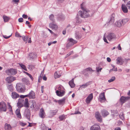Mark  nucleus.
<instances>
[{
    "mask_svg": "<svg viewBox=\"0 0 130 130\" xmlns=\"http://www.w3.org/2000/svg\"><path fill=\"white\" fill-rule=\"evenodd\" d=\"M22 17L24 19H26L27 18L28 16L27 15L23 14L22 15Z\"/></svg>",
    "mask_w": 130,
    "mask_h": 130,
    "instance_id": "nucleus-57",
    "label": "nucleus"
},
{
    "mask_svg": "<svg viewBox=\"0 0 130 130\" xmlns=\"http://www.w3.org/2000/svg\"><path fill=\"white\" fill-rule=\"evenodd\" d=\"M7 87L8 90L11 92L13 91V87L12 84L9 85Z\"/></svg>",
    "mask_w": 130,
    "mask_h": 130,
    "instance_id": "nucleus-37",
    "label": "nucleus"
},
{
    "mask_svg": "<svg viewBox=\"0 0 130 130\" xmlns=\"http://www.w3.org/2000/svg\"><path fill=\"white\" fill-rule=\"evenodd\" d=\"M73 53V51H70L68 54H67L66 57V58L70 56Z\"/></svg>",
    "mask_w": 130,
    "mask_h": 130,
    "instance_id": "nucleus-50",
    "label": "nucleus"
},
{
    "mask_svg": "<svg viewBox=\"0 0 130 130\" xmlns=\"http://www.w3.org/2000/svg\"><path fill=\"white\" fill-rule=\"evenodd\" d=\"M117 63L121 65L123 64L122 59L120 57H118L116 59Z\"/></svg>",
    "mask_w": 130,
    "mask_h": 130,
    "instance_id": "nucleus-22",
    "label": "nucleus"
},
{
    "mask_svg": "<svg viewBox=\"0 0 130 130\" xmlns=\"http://www.w3.org/2000/svg\"><path fill=\"white\" fill-rule=\"evenodd\" d=\"M24 72L26 74L30 77V78L32 80H33V77L30 74L25 72Z\"/></svg>",
    "mask_w": 130,
    "mask_h": 130,
    "instance_id": "nucleus-46",
    "label": "nucleus"
},
{
    "mask_svg": "<svg viewBox=\"0 0 130 130\" xmlns=\"http://www.w3.org/2000/svg\"><path fill=\"white\" fill-rule=\"evenodd\" d=\"M49 26L50 27L55 30L56 29L58 28L57 26L55 23H52L49 24Z\"/></svg>",
    "mask_w": 130,
    "mask_h": 130,
    "instance_id": "nucleus-24",
    "label": "nucleus"
},
{
    "mask_svg": "<svg viewBox=\"0 0 130 130\" xmlns=\"http://www.w3.org/2000/svg\"><path fill=\"white\" fill-rule=\"evenodd\" d=\"M114 130H121V128L119 127H117Z\"/></svg>",
    "mask_w": 130,
    "mask_h": 130,
    "instance_id": "nucleus-64",
    "label": "nucleus"
},
{
    "mask_svg": "<svg viewBox=\"0 0 130 130\" xmlns=\"http://www.w3.org/2000/svg\"><path fill=\"white\" fill-rule=\"evenodd\" d=\"M30 58L32 59H34L37 57V54L35 53H30L29 54Z\"/></svg>",
    "mask_w": 130,
    "mask_h": 130,
    "instance_id": "nucleus-26",
    "label": "nucleus"
},
{
    "mask_svg": "<svg viewBox=\"0 0 130 130\" xmlns=\"http://www.w3.org/2000/svg\"><path fill=\"white\" fill-rule=\"evenodd\" d=\"M12 1L14 2L15 4H16L19 3V0H12Z\"/></svg>",
    "mask_w": 130,
    "mask_h": 130,
    "instance_id": "nucleus-60",
    "label": "nucleus"
},
{
    "mask_svg": "<svg viewBox=\"0 0 130 130\" xmlns=\"http://www.w3.org/2000/svg\"><path fill=\"white\" fill-rule=\"evenodd\" d=\"M16 90L19 92H24L25 90L23 85L21 83H18L16 85Z\"/></svg>",
    "mask_w": 130,
    "mask_h": 130,
    "instance_id": "nucleus-3",
    "label": "nucleus"
},
{
    "mask_svg": "<svg viewBox=\"0 0 130 130\" xmlns=\"http://www.w3.org/2000/svg\"><path fill=\"white\" fill-rule=\"evenodd\" d=\"M68 42L67 44L66 47L67 48H69L71 46L74 44L77 43V41L74 40L72 38H69L68 39Z\"/></svg>",
    "mask_w": 130,
    "mask_h": 130,
    "instance_id": "nucleus-4",
    "label": "nucleus"
},
{
    "mask_svg": "<svg viewBox=\"0 0 130 130\" xmlns=\"http://www.w3.org/2000/svg\"><path fill=\"white\" fill-rule=\"evenodd\" d=\"M11 128V126L9 124L6 123L5 125V130H10Z\"/></svg>",
    "mask_w": 130,
    "mask_h": 130,
    "instance_id": "nucleus-31",
    "label": "nucleus"
},
{
    "mask_svg": "<svg viewBox=\"0 0 130 130\" xmlns=\"http://www.w3.org/2000/svg\"><path fill=\"white\" fill-rule=\"evenodd\" d=\"M39 116L42 118H44L45 116V113L44 111V109L42 108L40 110L39 114Z\"/></svg>",
    "mask_w": 130,
    "mask_h": 130,
    "instance_id": "nucleus-14",
    "label": "nucleus"
},
{
    "mask_svg": "<svg viewBox=\"0 0 130 130\" xmlns=\"http://www.w3.org/2000/svg\"><path fill=\"white\" fill-rule=\"evenodd\" d=\"M69 84L72 88H74L75 87V85L74 82L73 78L69 82Z\"/></svg>",
    "mask_w": 130,
    "mask_h": 130,
    "instance_id": "nucleus-27",
    "label": "nucleus"
},
{
    "mask_svg": "<svg viewBox=\"0 0 130 130\" xmlns=\"http://www.w3.org/2000/svg\"><path fill=\"white\" fill-rule=\"evenodd\" d=\"M18 21L19 22H22L23 21V20L22 18H21L18 19Z\"/></svg>",
    "mask_w": 130,
    "mask_h": 130,
    "instance_id": "nucleus-52",
    "label": "nucleus"
},
{
    "mask_svg": "<svg viewBox=\"0 0 130 130\" xmlns=\"http://www.w3.org/2000/svg\"><path fill=\"white\" fill-rule=\"evenodd\" d=\"M93 95L92 93H91L87 96L86 100V102L87 103L89 104L92 100Z\"/></svg>",
    "mask_w": 130,
    "mask_h": 130,
    "instance_id": "nucleus-11",
    "label": "nucleus"
},
{
    "mask_svg": "<svg viewBox=\"0 0 130 130\" xmlns=\"http://www.w3.org/2000/svg\"><path fill=\"white\" fill-rule=\"evenodd\" d=\"M42 78L41 76H40L38 77V82H40Z\"/></svg>",
    "mask_w": 130,
    "mask_h": 130,
    "instance_id": "nucleus-59",
    "label": "nucleus"
},
{
    "mask_svg": "<svg viewBox=\"0 0 130 130\" xmlns=\"http://www.w3.org/2000/svg\"><path fill=\"white\" fill-rule=\"evenodd\" d=\"M129 19L128 18H124L121 20L123 25H124L128 22Z\"/></svg>",
    "mask_w": 130,
    "mask_h": 130,
    "instance_id": "nucleus-32",
    "label": "nucleus"
},
{
    "mask_svg": "<svg viewBox=\"0 0 130 130\" xmlns=\"http://www.w3.org/2000/svg\"><path fill=\"white\" fill-rule=\"evenodd\" d=\"M9 107V108L10 109V111H12V108L11 106L10 105L9 103H8V104Z\"/></svg>",
    "mask_w": 130,
    "mask_h": 130,
    "instance_id": "nucleus-61",
    "label": "nucleus"
},
{
    "mask_svg": "<svg viewBox=\"0 0 130 130\" xmlns=\"http://www.w3.org/2000/svg\"><path fill=\"white\" fill-rule=\"evenodd\" d=\"M119 117L122 120H124V115L123 113H121L119 115Z\"/></svg>",
    "mask_w": 130,
    "mask_h": 130,
    "instance_id": "nucleus-39",
    "label": "nucleus"
},
{
    "mask_svg": "<svg viewBox=\"0 0 130 130\" xmlns=\"http://www.w3.org/2000/svg\"><path fill=\"white\" fill-rule=\"evenodd\" d=\"M29 103H28V99L27 98L25 99V101L24 103V107L28 108L29 107Z\"/></svg>",
    "mask_w": 130,
    "mask_h": 130,
    "instance_id": "nucleus-30",
    "label": "nucleus"
},
{
    "mask_svg": "<svg viewBox=\"0 0 130 130\" xmlns=\"http://www.w3.org/2000/svg\"><path fill=\"white\" fill-rule=\"evenodd\" d=\"M15 113L16 115H18L20 113V109H17L15 111Z\"/></svg>",
    "mask_w": 130,
    "mask_h": 130,
    "instance_id": "nucleus-48",
    "label": "nucleus"
},
{
    "mask_svg": "<svg viewBox=\"0 0 130 130\" xmlns=\"http://www.w3.org/2000/svg\"><path fill=\"white\" fill-rule=\"evenodd\" d=\"M36 103L34 101V102L32 101V104L31 105V106H30V107L31 108L33 109L36 107Z\"/></svg>",
    "mask_w": 130,
    "mask_h": 130,
    "instance_id": "nucleus-43",
    "label": "nucleus"
},
{
    "mask_svg": "<svg viewBox=\"0 0 130 130\" xmlns=\"http://www.w3.org/2000/svg\"><path fill=\"white\" fill-rule=\"evenodd\" d=\"M115 79V76H113L111 77L110 79L108 80V82L109 83H111L114 81Z\"/></svg>",
    "mask_w": 130,
    "mask_h": 130,
    "instance_id": "nucleus-44",
    "label": "nucleus"
},
{
    "mask_svg": "<svg viewBox=\"0 0 130 130\" xmlns=\"http://www.w3.org/2000/svg\"><path fill=\"white\" fill-rule=\"evenodd\" d=\"M12 98L14 99H16L19 97V95L16 92H13L12 93Z\"/></svg>",
    "mask_w": 130,
    "mask_h": 130,
    "instance_id": "nucleus-21",
    "label": "nucleus"
},
{
    "mask_svg": "<svg viewBox=\"0 0 130 130\" xmlns=\"http://www.w3.org/2000/svg\"><path fill=\"white\" fill-rule=\"evenodd\" d=\"M89 85V82H87L82 85H80L79 89H82L83 88H85Z\"/></svg>",
    "mask_w": 130,
    "mask_h": 130,
    "instance_id": "nucleus-25",
    "label": "nucleus"
},
{
    "mask_svg": "<svg viewBox=\"0 0 130 130\" xmlns=\"http://www.w3.org/2000/svg\"><path fill=\"white\" fill-rule=\"evenodd\" d=\"M65 116L63 115L59 116V118L60 121H62L63 119H65Z\"/></svg>",
    "mask_w": 130,
    "mask_h": 130,
    "instance_id": "nucleus-45",
    "label": "nucleus"
},
{
    "mask_svg": "<svg viewBox=\"0 0 130 130\" xmlns=\"http://www.w3.org/2000/svg\"><path fill=\"white\" fill-rule=\"evenodd\" d=\"M75 36L76 39H79L81 38L82 37V34L77 31H75Z\"/></svg>",
    "mask_w": 130,
    "mask_h": 130,
    "instance_id": "nucleus-19",
    "label": "nucleus"
},
{
    "mask_svg": "<svg viewBox=\"0 0 130 130\" xmlns=\"http://www.w3.org/2000/svg\"><path fill=\"white\" fill-rule=\"evenodd\" d=\"M81 113L79 111H75V112L74 113H72V114H80Z\"/></svg>",
    "mask_w": 130,
    "mask_h": 130,
    "instance_id": "nucleus-56",
    "label": "nucleus"
},
{
    "mask_svg": "<svg viewBox=\"0 0 130 130\" xmlns=\"http://www.w3.org/2000/svg\"><path fill=\"white\" fill-rule=\"evenodd\" d=\"M23 101V100L20 99H19L18 102L17 103L18 106L21 108L23 106V105L22 103V102Z\"/></svg>",
    "mask_w": 130,
    "mask_h": 130,
    "instance_id": "nucleus-29",
    "label": "nucleus"
},
{
    "mask_svg": "<svg viewBox=\"0 0 130 130\" xmlns=\"http://www.w3.org/2000/svg\"><path fill=\"white\" fill-rule=\"evenodd\" d=\"M20 125L23 126H24L26 125V123H23V122H21L20 123Z\"/></svg>",
    "mask_w": 130,
    "mask_h": 130,
    "instance_id": "nucleus-63",
    "label": "nucleus"
},
{
    "mask_svg": "<svg viewBox=\"0 0 130 130\" xmlns=\"http://www.w3.org/2000/svg\"><path fill=\"white\" fill-rule=\"evenodd\" d=\"M111 112L112 113H113L116 116H117L118 115V111L117 110H111Z\"/></svg>",
    "mask_w": 130,
    "mask_h": 130,
    "instance_id": "nucleus-38",
    "label": "nucleus"
},
{
    "mask_svg": "<svg viewBox=\"0 0 130 130\" xmlns=\"http://www.w3.org/2000/svg\"><path fill=\"white\" fill-rule=\"evenodd\" d=\"M81 8L83 11H79L78 13L82 18H85L92 16L94 13V11L89 10L88 9L83 7V4L81 5Z\"/></svg>",
    "mask_w": 130,
    "mask_h": 130,
    "instance_id": "nucleus-1",
    "label": "nucleus"
},
{
    "mask_svg": "<svg viewBox=\"0 0 130 130\" xmlns=\"http://www.w3.org/2000/svg\"><path fill=\"white\" fill-rule=\"evenodd\" d=\"M43 89H44V86H42L41 87V91L42 93H43Z\"/></svg>",
    "mask_w": 130,
    "mask_h": 130,
    "instance_id": "nucleus-62",
    "label": "nucleus"
},
{
    "mask_svg": "<svg viewBox=\"0 0 130 130\" xmlns=\"http://www.w3.org/2000/svg\"><path fill=\"white\" fill-rule=\"evenodd\" d=\"M66 99V98H64L58 100V104L60 105H63L65 103Z\"/></svg>",
    "mask_w": 130,
    "mask_h": 130,
    "instance_id": "nucleus-28",
    "label": "nucleus"
},
{
    "mask_svg": "<svg viewBox=\"0 0 130 130\" xmlns=\"http://www.w3.org/2000/svg\"><path fill=\"white\" fill-rule=\"evenodd\" d=\"M115 25L118 27H120L122 26L123 25L122 22L121 20H119L115 23Z\"/></svg>",
    "mask_w": 130,
    "mask_h": 130,
    "instance_id": "nucleus-23",
    "label": "nucleus"
},
{
    "mask_svg": "<svg viewBox=\"0 0 130 130\" xmlns=\"http://www.w3.org/2000/svg\"><path fill=\"white\" fill-rule=\"evenodd\" d=\"M93 71V70L91 68H86L84 70V71L85 72L88 71Z\"/></svg>",
    "mask_w": 130,
    "mask_h": 130,
    "instance_id": "nucleus-47",
    "label": "nucleus"
},
{
    "mask_svg": "<svg viewBox=\"0 0 130 130\" xmlns=\"http://www.w3.org/2000/svg\"><path fill=\"white\" fill-rule=\"evenodd\" d=\"M19 66L22 68L26 71H27V69L25 66L21 63H19Z\"/></svg>",
    "mask_w": 130,
    "mask_h": 130,
    "instance_id": "nucleus-34",
    "label": "nucleus"
},
{
    "mask_svg": "<svg viewBox=\"0 0 130 130\" xmlns=\"http://www.w3.org/2000/svg\"><path fill=\"white\" fill-rule=\"evenodd\" d=\"M121 8L122 10L124 13H127L128 12V10L127 7L124 4H122Z\"/></svg>",
    "mask_w": 130,
    "mask_h": 130,
    "instance_id": "nucleus-20",
    "label": "nucleus"
},
{
    "mask_svg": "<svg viewBox=\"0 0 130 130\" xmlns=\"http://www.w3.org/2000/svg\"><path fill=\"white\" fill-rule=\"evenodd\" d=\"M76 22L78 23H80L81 21L79 19V18L78 17H76Z\"/></svg>",
    "mask_w": 130,
    "mask_h": 130,
    "instance_id": "nucleus-51",
    "label": "nucleus"
},
{
    "mask_svg": "<svg viewBox=\"0 0 130 130\" xmlns=\"http://www.w3.org/2000/svg\"><path fill=\"white\" fill-rule=\"evenodd\" d=\"M7 110V106L6 104L4 102L0 103V111H6Z\"/></svg>",
    "mask_w": 130,
    "mask_h": 130,
    "instance_id": "nucleus-7",
    "label": "nucleus"
},
{
    "mask_svg": "<svg viewBox=\"0 0 130 130\" xmlns=\"http://www.w3.org/2000/svg\"><path fill=\"white\" fill-rule=\"evenodd\" d=\"M16 79V78L12 76H9L7 77L6 81L8 83H10Z\"/></svg>",
    "mask_w": 130,
    "mask_h": 130,
    "instance_id": "nucleus-10",
    "label": "nucleus"
},
{
    "mask_svg": "<svg viewBox=\"0 0 130 130\" xmlns=\"http://www.w3.org/2000/svg\"><path fill=\"white\" fill-rule=\"evenodd\" d=\"M11 35H10L9 36H7L6 35H4L3 36V37L4 38L6 39H7L9 38Z\"/></svg>",
    "mask_w": 130,
    "mask_h": 130,
    "instance_id": "nucleus-58",
    "label": "nucleus"
},
{
    "mask_svg": "<svg viewBox=\"0 0 130 130\" xmlns=\"http://www.w3.org/2000/svg\"><path fill=\"white\" fill-rule=\"evenodd\" d=\"M50 19L52 21L54 22V15L52 14H51L49 16Z\"/></svg>",
    "mask_w": 130,
    "mask_h": 130,
    "instance_id": "nucleus-40",
    "label": "nucleus"
},
{
    "mask_svg": "<svg viewBox=\"0 0 130 130\" xmlns=\"http://www.w3.org/2000/svg\"><path fill=\"white\" fill-rule=\"evenodd\" d=\"M58 90L56 91V95L59 97H61L63 96L65 93L64 91L65 89L64 87L61 85H59L58 86Z\"/></svg>",
    "mask_w": 130,
    "mask_h": 130,
    "instance_id": "nucleus-2",
    "label": "nucleus"
},
{
    "mask_svg": "<svg viewBox=\"0 0 130 130\" xmlns=\"http://www.w3.org/2000/svg\"><path fill=\"white\" fill-rule=\"evenodd\" d=\"M115 15L114 13H112L111 14L110 20L107 23L108 25H111L115 21Z\"/></svg>",
    "mask_w": 130,
    "mask_h": 130,
    "instance_id": "nucleus-8",
    "label": "nucleus"
},
{
    "mask_svg": "<svg viewBox=\"0 0 130 130\" xmlns=\"http://www.w3.org/2000/svg\"><path fill=\"white\" fill-rule=\"evenodd\" d=\"M99 100L101 102H102L106 100L104 93V92L100 94L99 96Z\"/></svg>",
    "mask_w": 130,
    "mask_h": 130,
    "instance_id": "nucleus-12",
    "label": "nucleus"
},
{
    "mask_svg": "<svg viewBox=\"0 0 130 130\" xmlns=\"http://www.w3.org/2000/svg\"><path fill=\"white\" fill-rule=\"evenodd\" d=\"M31 115L30 111L28 108L25 109L23 115L24 117L26 118L28 120H30V117Z\"/></svg>",
    "mask_w": 130,
    "mask_h": 130,
    "instance_id": "nucleus-6",
    "label": "nucleus"
},
{
    "mask_svg": "<svg viewBox=\"0 0 130 130\" xmlns=\"http://www.w3.org/2000/svg\"><path fill=\"white\" fill-rule=\"evenodd\" d=\"M58 111V110L57 109H56L55 110L51 111L50 113L51 115L54 116L56 114Z\"/></svg>",
    "mask_w": 130,
    "mask_h": 130,
    "instance_id": "nucleus-33",
    "label": "nucleus"
},
{
    "mask_svg": "<svg viewBox=\"0 0 130 130\" xmlns=\"http://www.w3.org/2000/svg\"><path fill=\"white\" fill-rule=\"evenodd\" d=\"M103 40L105 42H106L107 43H109L108 42L106 38L105 37V36H104L103 37Z\"/></svg>",
    "mask_w": 130,
    "mask_h": 130,
    "instance_id": "nucleus-55",
    "label": "nucleus"
},
{
    "mask_svg": "<svg viewBox=\"0 0 130 130\" xmlns=\"http://www.w3.org/2000/svg\"><path fill=\"white\" fill-rule=\"evenodd\" d=\"M6 72L8 75H14L17 74V70L16 69L12 68L7 70L6 71Z\"/></svg>",
    "mask_w": 130,
    "mask_h": 130,
    "instance_id": "nucleus-5",
    "label": "nucleus"
},
{
    "mask_svg": "<svg viewBox=\"0 0 130 130\" xmlns=\"http://www.w3.org/2000/svg\"><path fill=\"white\" fill-rule=\"evenodd\" d=\"M95 117L97 120L99 122H102V118L99 112H96L95 114Z\"/></svg>",
    "mask_w": 130,
    "mask_h": 130,
    "instance_id": "nucleus-9",
    "label": "nucleus"
},
{
    "mask_svg": "<svg viewBox=\"0 0 130 130\" xmlns=\"http://www.w3.org/2000/svg\"><path fill=\"white\" fill-rule=\"evenodd\" d=\"M127 5L128 9H130V1L127 3Z\"/></svg>",
    "mask_w": 130,
    "mask_h": 130,
    "instance_id": "nucleus-54",
    "label": "nucleus"
},
{
    "mask_svg": "<svg viewBox=\"0 0 130 130\" xmlns=\"http://www.w3.org/2000/svg\"><path fill=\"white\" fill-rule=\"evenodd\" d=\"M61 75H58L56 72H55L54 74V77L55 78H56L59 77Z\"/></svg>",
    "mask_w": 130,
    "mask_h": 130,
    "instance_id": "nucleus-41",
    "label": "nucleus"
},
{
    "mask_svg": "<svg viewBox=\"0 0 130 130\" xmlns=\"http://www.w3.org/2000/svg\"><path fill=\"white\" fill-rule=\"evenodd\" d=\"M130 99V97L129 96H128L125 97L122 96L120 99V101L122 103V104L125 102L126 101L129 100Z\"/></svg>",
    "mask_w": 130,
    "mask_h": 130,
    "instance_id": "nucleus-15",
    "label": "nucleus"
},
{
    "mask_svg": "<svg viewBox=\"0 0 130 130\" xmlns=\"http://www.w3.org/2000/svg\"><path fill=\"white\" fill-rule=\"evenodd\" d=\"M15 36L18 37H22L21 36L20 34L17 31L15 32Z\"/></svg>",
    "mask_w": 130,
    "mask_h": 130,
    "instance_id": "nucleus-49",
    "label": "nucleus"
},
{
    "mask_svg": "<svg viewBox=\"0 0 130 130\" xmlns=\"http://www.w3.org/2000/svg\"><path fill=\"white\" fill-rule=\"evenodd\" d=\"M58 19L61 21H63L65 19V17L63 15H61L58 17Z\"/></svg>",
    "mask_w": 130,
    "mask_h": 130,
    "instance_id": "nucleus-42",
    "label": "nucleus"
},
{
    "mask_svg": "<svg viewBox=\"0 0 130 130\" xmlns=\"http://www.w3.org/2000/svg\"><path fill=\"white\" fill-rule=\"evenodd\" d=\"M101 113L102 116L103 117H106L109 114V112L106 110L103 109L101 110Z\"/></svg>",
    "mask_w": 130,
    "mask_h": 130,
    "instance_id": "nucleus-17",
    "label": "nucleus"
},
{
    "mask_svg": "<svg viewBox=\"0 0 130 130\" xmlns=\"http://www.w3.org/2000/svg\"><path fill=\"white\" fill-rule=\"evenodd\" d=\"M3 18L5 22H8L10 19V18L9 17L6 16H3Z\"/></svg>",
    "mask_w": 130,
    "mask_h": 130,
    "instance_id": "nucleus-36",
    "label": "nucleus"
},
{
    "mask_svg": "<svg viewBox=\"0 0 130 130\" xmlns=\"http://www.w3.org/2000/svg\"><path fill=\"white\" fill-rule=\"evenodd\" d=\"M22 39L24 42L26 43L27 42V40L28 38V37L27 36H23L22 37Z\"/></svg>",
    "mask_w": 130,
    "mask_h": 130,
    "instance_id": "nucleus-35",
    "label": "nucleus"
},
{
    "mask_svg": "<svg viewBox=\"0 0 130 130\" xmlns=\"http://www.w3.org/2000/svg\"><path fill=\"white\" fill-rule=\"evenodd\" d=\"M116 36L114 33H110L107 36V39L109 41L112 39H115L116 38Z\"/></svg>",
    "mask_w": 130,
    "mask_h": 130,
    "instance_id": "nucleus-13",
    "label": "nucleus"
},
{
    "mask_svg": "<svg viewBox=\"0 0 130 130\" xmlns=\"http://www.w3.org/2000/svg\"><path fill=\"white\" fill-rule=\"evenodd\" d=\"M29 98L30 99H34L35 98V93L33 91L31 90L29 94Z\"/></svg>",
    "mask_w": 130,
    "mask_h": 130,
    "instance_id": "nucleus-18",
    "label": "nucleus"
},
{
    "mask_svg": "<svg viewBox=\"0 0 130 130\" xmlns=\"http://www.w3.org/2000/svg\"><path fill=\"white\" fill-rule=\"evenodd\" d=\"M22 81L23 82H24V83L26 82H27V81H28V80L25 78H23L22 79Z\"/></svg>",
    "mask_w": 130,
    "mask_h": 130,
    "instance_id": "nucleus-53",
    "label": "nucleus"
},
{
    "mask_svg": "<svg viewBox=\"0 0 130 130\" xmlns=\"http://www.w3.org/2000/svg\"><path fill=\"white\" fill-rule=\"evenodd\" d=\"M90 130H101V129L99 125L94 124L91 127Z\"/></svg>",
    "mask_w": 130,
    "mask_h": 130,
    "instance_id": "nucleus-16",
    "label": "nucleus"
}]
</instances>
